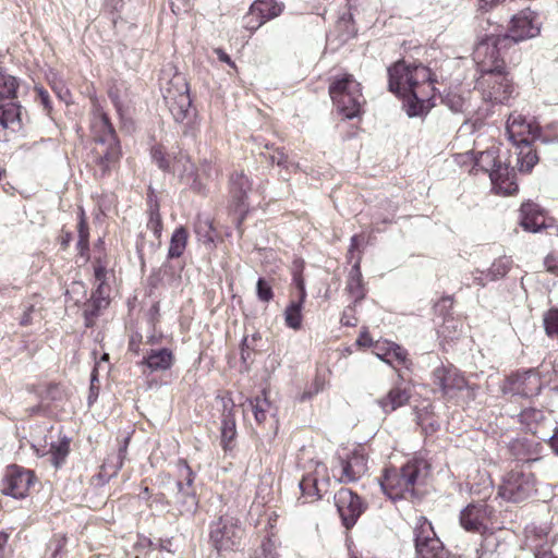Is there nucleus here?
Returning <instances> with one entry per match:
<instances>
[{"label":"nucleus","instance_id":"34","mask_svg":"<svg viewBox=\"0 0 558 558\" xmlns=\"http://www.w3.org/2000/svg\"><path fill=\"white\" fill-rule=\"evenodd\" d=\"M20 80L0 68V105L5 100L14 102L17 99Z\"/></svg>","mask_w":558,"mask_h":558},{"label":"nucleus","instance_id":"5","mask_svg":"<svg viewBox=\"0 0 558 558\" xmlns=\"http://www.w3.org/2000/svg\"><path fill=\"white\" fill-rule=\"evenodd\" d=\"M423 465L422 461L412 460L400 469H386L380 481L383 492L392 500L413 496L414 486L421 476Z\"/></svg>","mask_w":558,"mask_h":558},{"label":"nucleus","instance_id":"56","mask_svg":"<svg viewBox=\"0 0 558 558\" xmlns=\"http://www.w3.org/2000/svg\"><path fill=\"white\" fill-rule=\"evenodd\" d=\"M94 270H95V280H96L97 284H106L107 267H106V265H102V263L99 258L95 263Z\"/></svg>","mask_w":558,"mask_h":558},{"label":"nucleus","instance_id":"36","mask_svg":"<svg viewBox=\"0 0 558 558\" xmlns=\"http://www.w3.org/2000/svg\"><path fill=\"white\" fill-rule=\"evenodd\" d=\"M166 105L175 100V97L189 92V83L182 74H174L161 88Z\"/></svg>","mask_w":558,"mask_h":558},{"label":"nucleus","instance_id":"51","mask_svg":"<svg viewBox=\"0 0 558 558\" xmlns=\"http://www.w3.org/2000/svg\"><path fill=\"white\" fill-rule=\"evenodd\" d=\"M147 228L155 234L156 239L160 241V233L162 229L161 216L159 211L149 213V220Z\"/></svg>","mask_w":558,"mask_h":558},{"label":"nucleus","instance_id":"18","mask_svg":"<svg viewBox=\"0 0 558 558\" xmlns=\"http://www.w3.org/2000/svg\"><path fill=\"white\" fill-rule=\"evenodd\" d=\"M23 130L20 102L0 105V142H9Z\"/></svg>","mask_w":558,"mask_h":558},{"label":"nucleus","instance_id":"49","mask_svg":"<svg viewBox=\"0 0 558 558\" xmlns=\"http://www.w3.org/2000/svg\"><path fill=\"white\" fill-rule=\"evenodd\" d=\"M257 298L263 302H269L274 298L271 286L263 278L256 284Z\"/></svg>","mask_w":558,"mask_h":558},{"label":"nucleus","instance_id":"45","mask_svg":"<svg viewBox=\"0 0 558 558\" xmlns=\"http://www.w3.org/2000/svg\"><path fill=\"white\" fill-rule=\"evenodd\" d=\"M265 147L266 149L271 150L268 157L271 165H277L278 167L288 169L289 157L283 148L274 147L272 145H266Z\"/></svg>","mask_w":558,"mask_h":558},{"label":"nucleus","instance_id":"54","mask_svg":"<svg viewBox=\"0 0 558 558\" xmlns=\"http://www.w3.org/2000/svg\"><path fill=\"white\" fill-rule=\"evenodd\" d=\"M257 339H260L258 333L253 335L252 340L250 341L247 337H244L241 343V359L244 363L251 360V351L253 350L252 343Z\"/></svg>","mask_w":558,"mask_h":558},{"label":"nucleus","instance_id":"27","mask_svg":"<svg viewBox=\"0 0 558 558\" xmlns=\"http://www.w3.org/2000/svg\"><path fill=\"white\" fill-rule=\"evenodd\" d=\"M109 305V287L106 284H97L88 303L85 304L84 316L85 325L90 327L94 318L97 317L101 310Z\"/></svg>","mask_w":558,"mask_h":558},{"label":"nucleus","instance_id":"62","mask_svg":"<svg viewBox=\"0 0 558 558\" xmlns=\"http://www.w3.org/2000/svg\"><path fill=\"white\" fill-rule=\"evenodd\" d=\"M214 52L216 53L220 62L227 63L230 68L234 69L235 71L238 70L235 63L231 60L229 54L223 49L216 48Z\"/></svg>","mask_w":558,"mask_h":558},{"label":"nucleus","instance_id":"16","mask_svg":"<svg viewBox=\"0 0 558 558\" xmlns=\"http://www.w3.org/2000/svg\"><path fill=\"white\" fill-rule=\"evenodd\" d=\"M433 380L439 387L442 396L447 399H454L458 395L470 389L468 380L454 367L440 366L433 372Z\"/></svg>","mask_w":558,"mask_h":558},{"label":"nucleus","instance_id":"10","mask_svg":"<svg viewBox=\"0 0 558 558\" xmlns=\"http://www.w3.org/2000/svg\"><path fill=\"white\" fill-rule=\"evenodd\" d=\"M414 543L421 558H448L441 541L437 537L432 523L420 517L414 527Z\"/></svg>","mask_w":558,"mask_h":558},{"label":"nucleus","instance_id":"20","mask_svg":"<svg viewBox=\"0 0 558 558\" xmlns=\"http://www.w3.org/2000/svg\"><path fill=\"white\" fill-rule=\"evenodd\" d=\"M337 460L341 469V483L355 482L367 472V458L362 450H354L344 458L339 456Z\"/></svg>","mask_w":558,"mask_h":558},{"label":"nucleus","instance_id":"3","mask_svg":"<svg viewBox=\"0 0 558 558\" xmlns=\"http://www.w3.org/2000/svg\"><path fill=\"white\" fill-rule=\"evenodd\" d=\"M328 94L337 112L345 119L351 120L363 114L366 99L362 92V84L353 74L343 72L331 76Z\"/></svg>","mask_w":558,"mask_h":558},{"label":"nucleus","instance_id":"1","mask_svg":"<svg viewBox=\"0 0 558 558\" xmlns=\"http://www.w3.org/2000/svg\"><path fill=\"white\" fill-rule=\"evenodd\" d=\"M387 74L388 90L403 99L409 117L423 116L434 106L437 80L428 66L401 59L388 66Z\"/></svg>","mask_w":558,"mask_h":558},{"label":"nucleus","instance_id":"6","mask_svg":"<svg viewBox=\"0 0 558 558\" xmlns=\"http://www.w3.org/2000/svg\"><path fill=\"white\" fill-rule=\"evenodd\" d=\"M483 101L490 105H506L515 90L509 72L481 73L474 85Z\"/></svg>","mask_w":558,"mask_h":558},{"label":"nucleus","instance_id":"14","mask_svg":"<svg viewBox=\"0 0 558 558\" xmlns=\"http://www.w3.org/2000/svg\"><path fill=\"white\" fill-rule=\"evenodd\" d=\"M542 389V381L535 369L515 373L507 377L501 386L504 395L530 398L537 396Z\"/></svg>","mask_w":558,"mask_h":558},{"label":"nucleus","instance_id":"8","mask_svg":"<svg viewBox=\"0 0 558 558\" xmlns=\"http://www.w3.org/2000/svg\"><path fill=\"white\" fill-rule=\"evenodd\" d=\"M536 492L535 476L531 471L515 468L508 472L499 486L498 495L511 502H521Z\"/></svg>","mask_w":558,"mask_h":558},{"label":"nucleus","instance_id":"26","mask_svg":"<svg viewBox=\"0 0 558 558\" xmlns=\"http://www.w3.org/2000/svg\"><path fill=\"white\" fill-rule=\"evenodd\" d=\"M373 352L378 359L393 367L408 363L407 350L391 341H375Z\"/></svg>","mask_w":558,"mask_h":558},{"label":"nucleus","instance_id":"40","mask_svg":"<svg viewBox=\"0 0 558 558\" xmlns=\"http://www.w3.org/2000/svg\"><path fill=\"white\" fill-rule=\"evenodd\" d=\"M284 322L289 328L299 330L302 326V306L300 302L291 301L284 311Z\"/></svg>","mask_w":558,"mask_h":558},{"label":"nucleus","instance_id":"28","mask_svg":"<svg viewBox=\"0 0 558 558\" xmlns=\"http://www.w3.org/2000/svg\"><path fill=\"white\" fill-rule=\"evenodd\" d=\"M108 97L117 113L123 118L131 106L130 88L123 82L112 81L108 86Z\"/></svg>","mask_w":558,"mask_h":558},{"label":"nucleus","instance_id":"7","mask_svg":"<svg viewBox=\"0 0 558 558\" xmlns=\"http://www.w3.org/2000/svg\"><path fill=\"white\" fill-rule=\"evenodd\" d=\"M243 535L240 521L231 515H221L210 524L209 539L218 553L238 550Z\"/></svg>","mask_w":558,"mask_h":558},{"label":"nucleus","instance_id":"33","mask_svg":"<svg viewBox=\"0 0 558 558\" xmlns=\"http://www.w3.org/2000/svg\"><path fill=\"white\" fill-rule=\"evenodd\" d=\"M347 291L353 299V303L359 304L366 295V289L363 283L360 264L355 263L349 274L347 281Z\"/></svg>","mask_w":558,"mask_h":558},{"label":"nucleus","instance_id":"47","mask_svg":"<svg viewBox=\"0 0 558 558\" xmlns=\"http://www.w3.org/2000/svg\"><path fill=\"white\" fill-rule=\"evenodd\" d=\"M299 487L304 496L314 497L318 493L317 478L307 474L300 481Z\"/></svg>","mask_w":558,"mask_h":558},{"label":"nucleus","instance_id":"21","mask_svg":"<svg viewBox=\"0 0 558 558\" xmlns=\"http://www.w3.org/2000/svg\"><path fill=\"white\" fill-rule=\"evenodd\" d=\"M515 169L517 165L510 167L509 163H502L490 173L492 191L501 196H512L519 192Z\"/></svg>","mask_w":558,"mask_h":558},{"label":"nucleus","instance_id":"11","mask_svg":"<svg viewBox=\"0 0 558 558\" xmlns=\"http://www.w3.org/2000/svg\"><path fill=\"white\" fill-rule=\"evenodd\" d=\"M179 468L182 480L177 481L174 509L180 515H193L198 507V500L193 489L194 473L186 461H180Z\"/></svg>","mask_w":558,"mask_h":558},{"label":"nucleus","instance_id":"64","mask_svg":"<svg viewBox=\"0 0 558 558\" xmlns=\"http://www.w3.org/2000/svg\"><path fill=\"white\" fill-rule=\"evenodd\" d=\"M549 444L554 452L558 456V426L555 427V432L553 435L548 437Z\"/></svg>","mask_w":558,"mask_h":558},{"label":"nucleus","instance_id":"19","mask_svg":"<svg viewBox=\"0 0 558 558\" xmlns=\"http://www.w3.org/2000/svg\"><path fill=\"white\" fill-rule=\"evenodd\" d=\"M519 223L527 232H547V217L545 210L533 201L523 202L519 209Z\"/></svg>","mask_w":558,"mask_h":558},{"label":"nucleus","instance_id":"58","mask_svg":"<svg viewBox=\"0 0 558 558\" xmlns=\"http://www.w3.org/2000/svg\"><path fill=\"white\" fill-rule=\"evenodd\" d=\"M147 206L149 213L159 211L158 197L151 186H149L147 191Z\"/></svg>","mask_w":558,"mask_h":558},{"label":"nucleus","instance_id":"41","mask_svg":"<svg viewBox=\"0 0 558 558\" xmlns=\"http://www.w3.org/2000/svg\"><path fill=\"white\" fill-rule=\"evenodd\" d=\"M250 407L256 422L259 424L266 421L268 413L271 411V403L266 397H256L254 400L250 401Z\"/></svg>","mask_w":558,"mask_h":558},{"label":"nucleus","instance_id":"29","mask_svg":"<svg viewBox=\"0 0 558 558\" xmlns=\"http://www.w3.org/2000/svg\"><path fill=\"white\" fill-rule=\"evenodd\" d=\"M411 398V392L399 385L392 387L388 393L377 400L384 413L388 414L405 405Z\"/></svg>","mask_w":558,"mask_h":558},{"label":"nucleus","instance_id":"52","mask_svg":"<svg viewBox=\"0 0 558 558\" xmlns=\"http://www.w3.org/2000/svg\"><path fill=\"white\" fill-rule=\"evenodd\" d=\"M357 304L353 303L345 307L341 316V324L344 326H355L357 324V318L355 316Z\"/></svg>","mask_w":558,"mask_h":558},{"label":"nucleus","instance_id":"55","mask_svg":"<svg viewBox=\"0 0 558 558\" xmlns=\"http://www.w3.org/2000/svg\"><path fill=\"white\" fill-rule=\"evenodd\" d=\"M502 2L505 0H476V9L481 13H488Z\"/></svg>","mask_w":558,"mask_h":558},{"label":"nucleus","instance_id":"38","mask_svg":"<svg viewBox=\"0 0 558 558\" xmlns=\"http://www.w3.org/2000/svg\"><path fill=\"white\" fill-rule=\"evenodd\" d=\"M48 453L50 454L51 464L59 469L70 453V439L64 436L57 442H51Z\"/></svg>","mask_w":558,"mask_h":558},{"label":"nucleus","instance_id":"24","mask_svg":"<svg viewBox=\"0 0 558 558\" xmlns=\"http://www.w3.org/2000/svg\"><path fill=\"white\" fill-rule=\"evenodd\" d=\"M549 416V412L546 413L536 408H527L519 413V422L539 439H546L549 437L548 433L545 430L547 425H550Z\"/></svg>","mask_w":558,"mask_h":558},{"label":"nucleus","instance_id":"48","mask_svg":"<svg viewBox=\"0 0 558 558\" xmlns=\"http://www.w3.org/2000/svg\"><path fill=\"white\" fill-rule=\"evenodd\" d=\"M511 265V258L504 256L493 263L490 271L495 277H502L509 271Z\"/></svg>","mask_w":558,"mask_h":558},{"label":"nucleus","instance_id":"2","mask_svg":"<svg viewBox=\"0 0 558 558\" xmlns=\"http://www.w3.org/2000/svg\"><path fill=\"white\" fill-rule=\"evenodd\" d=\"M506 131L515 146L518 171L524 174L530 173L539 160L533 145L541 133L538 124L514 111L508 117Z\"/></svg>","mask_w":558,"mask_h":558},{"label":"nucleus","instance_id":"60","mask_svg":"<svg viewBox=\"0 0 558 558\" xmlns=\"http://www.w3.org/2000/svg\"><path fill=\"white\" fill-rule=\"evenodd\" d=\"M186 241L187 231L183 227L178 228L171 236V244H186Z\"/></svg>","mask_w":558,"mask_h":558},{"label":"nucleus","instance_id":"35","mask_svg":"<svg viewBox=\"0 0 558 558\" xmlns=\"http://www.w3.org/2000/svg\"><path fill=\"white\" fill-rule=\"evenodd\" d=\"M251 5L252 11L256 12L266 23L281 15L284 10V4L278 0H255Z\"/></svg>","mask_w":558,"mask_h":558},{"label":"nucleus","instance_id":"13","mask_svg":"<svg viewBox=\"0 0 558 558\" xmlns=\"http://www.w3.org/2000/svg\"><path fill=\"white\" fill-rule=\"evenodd\" d=\"M541 25L537 21V14L531 9H524L514 14L508 25V33L500 35L511 40V48L514 45L538 36Z\"/></svg>","mask_w":558,"mask_h":558},{"label":"nucleus","instance_id":"32","mask_svg":"<svg viewBox=\"0 0 558 558\" xmlns=\"http://www.w3.org/2000/svg\"><path fill=\"white\" fill-rule=\"evenodd\" d=\"M97 112L98 120L93 126L95 130V142L119 141L109 116L101 108H97Z\"/></svg>","mask_w":558,"mask_h":558},{"label":"nucleus","instance_id":"59","mask_svg":"<svg viewBox=\"0 0 558 558\" xmlns=\"http://www.w3.org/2000/svg\"><path fill=\"white\" fill-rule=\"evenodd\" d=\"M544 264L549 272L558 275V253L548 254Z\"/></svg>","mask_w":558,"mask_h":558},{"label":"nucleus","instance_id":"22","mask_svg":"<svg viewBox=\"0 0 558 558\" xmlns=\"http://www.w3.org/2000/svg\"><path fill=\"white\" fill-rule=\"evenodd\" d=\"M492 508L486 504H470L460 513V524L468 532L482 533Z\"/></svg>","mask_w":558,"mask_h":558},{"label":"nucleus","instance_id":"37","mask_svg":"<svg viewBox=\"0 0 558 558\" xmlns=\"http://www.w3.org/2000/svg\"><path fill=\"white\" fill-rule=\"evenodd\" d=\"M168 108L177 122H183L186 120L192 111V99L190 90L175 97V100L169 102Z\"/></svg>","mask_w":558,"mask_h":558},{"label":"nucleus","instance_id":"9","mask_svg":"<svg viewBox=\"0 0 558 558\" xmlns=\"http://www.w3.org/2000/svg\"><path fill=\"white\" fill-rule=\"evenodd\" d=\"M456 163L471 175L488 174L502 165L498 148L493 146L483 151H466L454 156Z\"/></svg>","mask_w":558,"mask_h":558},{"label":"nucleus","instance_id":"4","mask_svg":"<svg viewBox=\"0 0 558 558\" xmlns=\"http://www.w3.org/2000/svg\"><path fill=\"white\" fill-rule=\"evenodd\" d=\"M511 48V40L500 35H486L475 46L473 59L478 72H508L506 58Z\"/></svg>","mask_w":558,"mask_h":558},{"label":"nucleus","instance_id":"63","mask_svg":"<svg viewBox=\"0 0 558 558\" xmlns=\"http://www.w3.org/2000/svg\"><path fill=\"white\" fill-rule=\"evenodd\" d=\"M94 228H95V231L96 233H98V229L99 228H102L104 225L106 223V215L102 210H98L95 216H94Z\"/></svg>","mask_w":558,"mask_h":558},{"label":"nucleus","instance_id":"57","mask_svg":"<svg viewBox=\"0 0 558 558\" xmlns=\"http://www.w3.org/2000/svg\"><path fill=\"white\" fill-rule=\"evenodd\" d=\"M36 304L35 303H27L25 305L23 315L21 316L20 324L22 326H28L33 322V313L35 312Z\"/></svg>","mask_w":558,"mask_h":558},{"label":"nucleus","instance_id":"31","mask_svg":"<svg viewBox=\"0 0 558 558\" xmlns=\"http://www.w3.org/2000/svg\"><path fill=\"white\" fill-rule=\"evenodd\" d=\"M252 187L250 178L243 172H234L230 177V192L236 208L244 205L247 192Z\"/></svg>","mask_w":558,"mask_h":558},{"label":"nucleus","instance_id":"12","mask_svg":"<svg viewBox=\"0 0 558 558\" xmlns=\"http://www.w3.org/2000/svg\"><path fill=\"white\" fill-rule=\"evenodd\" d=\"M122 156L119 141L95 142L90 150V162L96 178L107 177L112 169L117 168Z\"/></svg>","mask_w":558,"mask_h":558},{"label":"nucleus","instance_id":"46","mask_svg":"<svg viewBox=\"0 0 558 558\" xmlns=\"http://www.w3.org/2000/svg\"><path fill=\"white\" fill-rule=\"evenodd\" d=\"M34 93L35 100L38 101L43 106L44 111L50 116L52 112V101L48 90L43 86L36 85L34 87Z\"/></svg>","mask_w":558,"mask_h":558},{"label":"nucleus","instance_id":"53","mask_svg":"<svg viewBox=\"0 0 558 558\" xmlns=\"http://www.w3.org/2000/svg\"><path fill=\"white\" fill-rule=\"evenodd\" d=\"M65 543L66 538L64 536H54L49 544V550H51L50 558H60Z\"/></svg>","mask_w":558,"mask_h":558},{"label":"nucleus","instance_id":"15","mask_svg":"<svg viewBox=\"0 0 558 558\" xmlns=\"http://www.w3.org/2000/svg\"><path fill=\"white\" fill-rule=\"evenodd\" d=\"M335 505L347 529H351L366 509L361 497L349 488H341L336 493Z\"/></svg>","mask_w":558,"mask_h":558},{"label":"nucleus","instance_id":"17","mask_svg":"<svg viewBox=\"0 0 558 558\" xmlns=\"http://www.w3.org/2000/svg\"><path fill=\"white\" fill-rule=\"evenodd\" d=\"M33 481V473L17 465H10L7 469L2 493L13 498H23L26 496Z\"/></svg>","mask_w":558,"mask_h":558},{"label":"nucleus","instance_id":"25","mask_svg":"<svg viewBox=\"0 0 558 558\" xmlns=\"http://www.w3.org/2000/svg\"><path fill=\"white\" fill-rule=\"evenodd\" d=\"M89 223L83 207H78L76 213V223L72 227L64 225L61 230V244H69L76 241V244L83 245L89 242Z\"/></svg>","mask_w":558,"mask_h":558},{"label":"nucleus","instance_id":"61","mask_svg":"<svg viewBox=\"0 0 558 558\" xmlns=\"http://www.w3.org/2000/svg\"><path fill=\"white\" fill-rule=\"evenodd\" d=\"M302 267H303V262H295V270L293 272V282L298 289H301V287H305L304 278L301 275Z\"/></svg>","mask_w":558,"mask_h":558},{"label":"nucleus","instance_id":"43","mask_svg":"<svg viewBox=\"0 0 558 558\" xmlns=\"http://www.w3.org/2000/svg\"><path fill=\"white\" fill-rule=\"evenodd\" d=\"M343 40L353 38L356 34L355 26L351 14L341 16L336 25Z\"/></svg>","mask_w":558,"mask_h":558},{"label":"nucleus","instance_id":"39","mask_svg":"<svg viewBox=\"0 0 558 558\" xmlns=\"http://www.w3.org/2000/svg\"><path fill=\"white\" fill-rule=\"evenodd\" d=\"M235 418L231 410L228 412L225 411L221 421V444L226 450L229 448V444L235 438Z\"/></svg>","mask_w":558,"mask_h":558},{"label":"nucleus","instance_id":"23","mask_svg":"<svg viewBox=\"0 0 558 558\" xmlns=\"http://www.w3.org/2000/svg\"><path fill=\"white\" fill-rule=\"evenodd\" d=\"M151 157L162 171L179 173L181 179L184 178L183 173H181L182 170H191V172L195 170L194 163L186 155L179 154L171 158L160 145H156L151 148Z\"/></svg>","mask_w":558,"mask_h":558},{"label":"nucleus","instance_id":"30","mask_svg":"<svg viewBox=\"0 0 558 558\" xmlns=\"http://www.w3.org/2000/svg\"><path fill=\"white\" fill-rule=\"evenodd\" d=\"M174 361V356L169 349L150 350L143 360V364L151 372L167 371Z\"/></svg>","mask_w":558,"mask_h":558},{"label":"nucleus","instance_id":"42","mask_svg":"<svg viewBox=\"0 0 558 558\" xmlns=\"http://www.w3.org/2000/svg\"><path fill=\"white\" fill-rule=\"evenodd\" d=\"M545 332L549 338L558 339V307H551L543 315Z\"/></svg>","mask_w":558,"mask_h":558},{"label":"nucleus","instance_id":"44","mask_svg":"<svg viewBox=\"0 0 558 558\" xmlns=\"http://www.w3.org/2000/svg\"><path fill=\"white\" fill-rule=\"evenodd\" d=\"M243 27L251 33L256 32L259 27H262L266 22L256 12L252 11V5L248 11L244 14L243 19Z\"/></svg>","mask_w":558,"mask_h":558},{"label":"nucleus","instance_id":"50","mask_svg":"<svg viewBox=\"0 0 558 558\" xmlns=\"http://www.w3.org/2000/svg\"><path fill=\"white\" fill-rule=\"evenodd\" d=\"M181 173H183L184 179H186V183H189L190 185V189L194 192V193H197V194H205L206 193V185L198 179V177H193L192 181L189 182V179H190V175H193L194 174V171L191 172V170H186V171H181Z\"/></svg>","mask_w":558,"mask_h":558}]
</instances>
